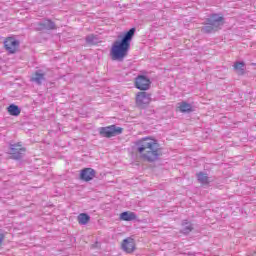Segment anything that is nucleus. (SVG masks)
I'll return each instance as SVG.
<instances>
[{"label":"nucleus","instance_id":"obj_1","mask_svg":"<svg viewBox=\"0 0 256 256\" xmlns=\"http://www.w3.org/2000/svg\"><path fill=\"white\" fill-rule=\"evenodd\" d=\"M135 146L140 159L147 163H155V161H159V158L163 156V148L157 138L144 137L137 140Z\"/></svg>","mask_w":256,"mask_h":256},{"label":"nucleus","instance_id":"obj_2","mask_svg":"<svg viewBox=\"0 0 256 256\" xmlns=\"http://www.w3.org/2000/svg\"><path fill=\"white\" fill-rule=\"evenodd\" d=\"M136 32L137 28L132 27L126 32L118 35L110 48V59H112V61H118V63H123V61H125V57L129 55L131 42L133 41Z\"/></svg>","mask_w":256,"mask_h":256},{"label":"nucleus","instance_id":"obj_3","mask_svg":"<svg viewBox=\"0 0 256 256\" xmlns=\"http://www.w3.org/2000/svg\"><path fill=\"white\" fill-rule=\"evenodd\" d=\"M201 27V32L205 35L217 33L225 25V17L221 13H212L207 16Z\"/></svg>","mask_w":256,"mask_h":256},{"label":"nucleus","instance_id":"obj_4","mask_svg":"<svg viewBox=\"0 0 256 256\" xmlns=\"http://www.w3.org/2000/svg\"><path fill=\"white\" fill-rule=\"evenodd\" d=\"M27 153V148L23 147L22 142L9 143L8 145V155L13 161H22Z\"/></svg>","mask_w":256,"mask_h":256},{"label":"nucleus","instance_id":"obj_5","mask_svg":"<svg viewBox=\"0 0 256 256\" xmlns=\"http://www.w3.org/2000/svg\"><path fill=\"white\" fill-rule=\"evenodd\" d=\"M98 131L100 137L111 139V137H117V135H121L123 133V128L112 124L110 126L100 127Z\"/></svg>","mask_w":256,"mask_h":256},{"label":"nucleus","instance_id":"obj_6","mask_svg":"<svg viewBox=\"0 0 256 256\" xmlns=\"http://www.w3.org/2000/svg\"><path fill=\"white\" fill-rule=\"evenodd\" d=\"M57 29V24L49 18H44L36 23L35 31H41L46 33L47 31H55Z\"/></svg>","mask_w":256,"mask_h":256},{"label":"nucleus","instance_id":"obj_7","mask_svg":"<svg viewBox=\"0 0 256 256\" xmlns=\"http://www.w3.org/2000/svg\"><path fill=\"white\" fill-rule=\"evenodd\" d=\"M134 85L139 91H149L151 89V79L147 75L139 74L135 78Z\"/></svg>","mask_w":256,"mask_h":256},{"label":"nucleus","instance_id":"obj_8","mask_svg":"<svg viewBox=\"0 0 256 256\" xmlns=\"http://www.w3.org/2000/svg\"><path fill=\"white\" fill-rule=\"evenodd\" d=\"M19 45H21V42L13 36L7 37L4 40V49L9 55H15V53H17V49H19Z\"/></svg>","mask_w":256,"mask_h":256},{"label":"nucleus","instance_id":"obj_9","mask_svg":"<svg viewBox=\"0 0 256 256\" xmlns=\"http://www.w3.org/2000/svg\"><path fill=\"white\" fill-rule=\"evenodd\" d=\"M149 103H151V94L145 91L137 93L136 95L137 107H145V105H148Z\"/></svg>","mask_w":256,"mask_h":256},{"label":"nucleus","instance_id":"obj_10","mask_svg":"<svg viewBox=\"0 0 256 256\" xmlns=\"http://www.w3.org/2000/svg\"><path fill=\"white\" fill-rule=\"evenodd\" d=\"M95 175H97V172L93 168H83L80 171V179L86 183L93 181V179H95Z\"/></svg>","mask_w":256,"mask_h":256},{"label":"nucleus","instance_id":"obj_11","mask_svg":"<svg viewBox=\"0 0 256 256\" xmlns=\"http://www.w3.org/2000/svg\"><path fill=\"white\" fill-rule=\"evenodd\" d=\"M196 179L202 187H208V185L211 184V178L209 177V174L205 171H200L196 173Z\"/></svg>","mask_w":256,"mask_h":256},{"label":"nucleus","instance_id":"obj_12","mask_svg":"<svg viewBox=\"0 0 256 256\" xmlns=\"http://www.w3.org/2000/svg\"><path fill=\"white\" fill-rule=\"evenodd\" d=\"M122 249L126 253H133L135 251V239L128 237L122 241Z\"/></svg>","mask_w":256,"mask_h":256},{"label":"nucleus","instance_id":"obj_13","mask_svg":"<svg viewBox=\"0 0 256 256\" xmlns=\"http://www.w3.org/2000/svg\"><path fill=\"white\" fill-rule=\"evenodd\" d=\"M178 111L180 113H193L195 111V107L191 103L187 101H182L178 103Z\"/></svg>","mask_w":256,"mask_h":256},{"label":"nucleus","instance_id":"obj_14","mask_svg":"<svg viewBox=\"0 0 256 256\" xmlns=\"http://www.w3.org/2000/svg\"><path fill=\"white\" fill-rule=\"evenodd\" d=\"M31 81L36 83V85H43V81H47V78H45V73L42 70H37L33 74Z\"/></svg>","mask_w":256,"mask_h":256},{"label":"nucleus","instance_id":"obj_15","mask_svg":"<svg viewBox=\"0 0 256 256\" xmlns=\"http://www.w3.org/2000/svg\"><path fill=\"white\" fill-rule=\"evenodd\" d=\"M182 229L180 230V233L182 235H189L195 228L193 226V223L187 219L182 220Z\"/></svg>","mask_w":256,"mask_h":256},{"label":"nucleus","instance_id":"obj_16","mask_svg":"<svg viewBox=\"0 0 256 256\" xmlns=\"http://www.w3.org/2000/svg\"><path fill=\"white\" fill-rule=\"evenodd\" d=\"M119 219L120 221H135V219H137V214L131 211H124L120 213Z\"/></svg>","mask_w":256,"mask_h":256},{"label":"nucleus","instance_id":"obj_17","mask_svg":"<svg viewBox=\"0 0 256 256\" xmlns=\"http://www.w3.org/2000/svg\"><path fill=\"white\" fill-rule=\"evenodd\" d=\"M7 111L12 117H19L21 115V109L16 104H10L7 107Z\"/></svg>","mask_w":256,"mask_h":256},{"label":"nucleus","instance_id":"obj_18","mask_svg":"<svg viewBox=\"0 0 256 256\" xmlns=\"http://www.w3.org/2000/svg\"><path fill=\"white\" fill-rule=\"evenodd\" d=\"M233 67L237 75H240V76L245 75V63L243 61L235 62Z\"/></svg>","mask_w":256,"mask_h":256},{"label":"nucleus","instance_id":"obj_19","mask_svg":"<svg viewBox=\"0 0 256 256\" xmlns=\"http://www.w3.org/2000/svg\"><path fill=\"white\" fill-rule=\"evenodd\" d=\"M79 225H87L91 221V216L87 213H80L77 217Z\"/></svg>","mask_w":256,"mask_h":256},{"label":"nucleus","instance_id":"obj_20","mask_svg":"<svg viewBox=\"0 0 256 256\" xmlns=\"http://www.w3.org/2000/svg\"><path fill=\"white\" fill-rule=\"evenodd\" d=\"M87 45H97L99 43V37L95 34H89L85 37Z\"/></svg>","mask_w":256,"mask_h":256},{"label":"nucleus","instance_id":"obj_21","mask_svg":"<svg viewBox=\"0 0 256 256\" xmlns=\"http://www.w3.org/2000/svg\"><path fill=\"white\" fill-rule=\"evenodd\" d=\"M4 239H5V234L0 233V245H2Z\"/></svg>","mask_w":256,"mask_h":256}]
</instances>
